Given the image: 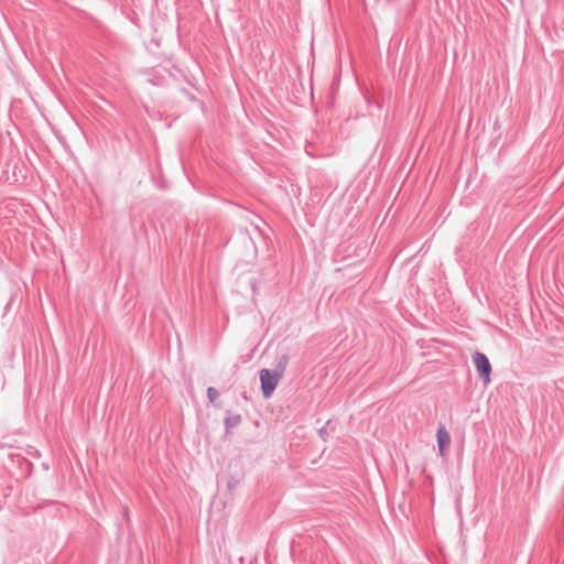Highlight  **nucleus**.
Segmentation results:
<instances>
[{"label":"nucleus","mask_w":564,"mask_h":564,"mask_svg":"<svg viewBox=\"0 0 564 564\" xmlns=\"http://www.w3.org/2000/svg\"><path fill=\"white\" fill-rule=\"evenodd\" d=\"M261 391L263 398L268 399L272 395L278 387L279 380L282 378V371L279 369H262L259 372Z\"/></svg>","instance_id":"obj_1"},{"label":"nucleus","mask_w":564,"mask_h":564,"mask_svg":"<svg viewBox=\"0 0 564 564\" xmlns=\"http://www.w3.org/2000/svg\"><path fill=\"white\" fill-rule=\"evenodd\" d=\"M471 359L476 367L478 376L480 377L485 384H488L490 382V376L492 370L488 357L484 352L475 351L471 356Z\"/></svg>","instance_id":"obj_2"},{"label":"nucleus","mask_w":564,"mask_h":564,"mask_svg":"<svg viewBox=\"0 0 564 564\" xmlns=\"http://www.w3.org/2000/svg\"><path fill=\"white\" fill-rule=\"evenodd\" d=\"M242 421V417L240 414H234L230 411H226V416L224 419V425H225V436H228L231 434V430L234 427H237Z\"/></svg>","instance_id":"obj_3"},{"label":"nucleus","mask_w":564,"mask_h":564,"mask_svg":"<svg viewBox=\"0 0 564 564\" xmlns=\"http://www.w3.org/2000/svg\"><path fill=\"white\" fill-rule=\"evenodd\" d=\"M437 446L441 455H444L446 448L451 443V436L444 425H441L436 432Z\"/></svg>","instance_id":"obj_4"},{"label":"nucleus","mask_w":564,"mask_h":564,"mask_svg":"<svg viewBox=\"0 0 564 564\" xmlns=\"http://www.w3.org/2000/svg\"><path fill=\"white\" fill-rule=\"evenodd\" d=\"M207 398L210 403H215V401L219 398L218 390L214 387L207 388Z\"/></svg>","instance_id":"obj_5"},{"label":"nucleus","mask_w":564,"mask_h":564,"mask_svg":"<svg viewBox=\"0 0 564 564\" xmlns=\"http://www.w3.org/2000/svg\"><path fill=\"white\" fill-rule=\"evenodd\" d=\"M289 357L286 355L281 356L276 367L274 369H279L282 371V375L284 373L285 367L288 365Z\"/></svg>","instance_id":"obj_6"},{"label":"nucleus","mask_w":564,"mask_h":564,"mask_svg":"<svg viewBox=\"0 0 564 564\" xmlns=\"http://www.w3.org/2000/svg\"><path fill=\"white\" fill-rule=\"evenodd\" d=\"M9 490H10V488H9V487H6V488H4L3 497H7V496L9 495Z\"/></svg>","instance_id":"obj_7"}]
</instances>
